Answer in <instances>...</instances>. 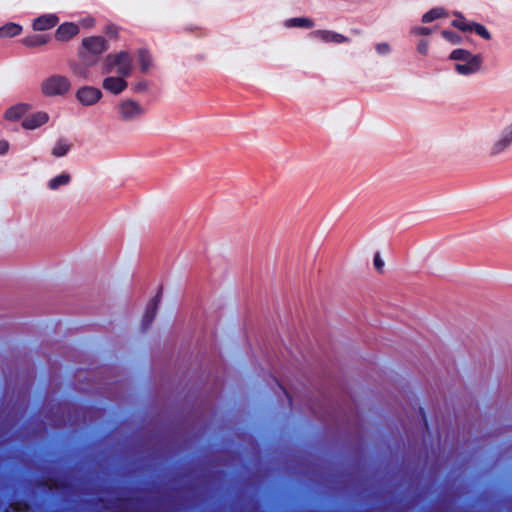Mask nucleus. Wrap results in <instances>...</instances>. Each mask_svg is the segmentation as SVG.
Here are the masks:
<instances>
[{"label":"nucleus","instance_id":"27","mask_svg":"<svg viewBox=\"0 0 512 512\" xmlns=\"http://www.w3.org/2000/svg\"><path fill=\"white\" fill-rule=\"evenodd\" d=\"M471 21L472 20H467L466 17L464 16V19H453L451 21V26L458 29L461 32L468 33V31H470Z\"/></svg>","mask_w":512,"mask_h":512},{"label":"nucleus","instance_id":"18","mask_svg":"<svg viewBox=\"0 0 512 512\" xmlns=\"http://www.w3.org/2000/svg\"><path fill=\"white\" fill-rule=\"evenodd\" d=\"M446 17H448V11L442 6H437L425 12L421 17V22L427 24Z\"/></svg>","mask_w":512,"mask_h":512},{"label":"nucleus","instance_id":"9","mask_svg":"<svg viewBox=\"0 0 512 512\" xmlns=\"http://www.w3.org/2000/svg\"><path fill=\"white\" fill-rule=\"evenodd\" d=\"M60 22L56 13H44L32 19L31 28L34 32H46L55 28Z\"/></svg>","mask_w":512,"mask_h":512},{"label":"nucleus","instance_id":"5","mask_svg":"<svg viewBox=\"0 0 512 512\" xmlns=\"http://www.w3.org/2000/svg\"><path fill=\"white\" fill-rule=\"evenodd\" d=\"M71 89V81L67 76L54 74L47 77L41 84L42 93L48 97L64 96Z\"/></svg>","mask_w":512,"mask_h":512},{"label":"nucleus","instance_id":"12","mask_svg":"<svg viewBox=\"0 0 512 512\" xmlns=\"http://www.w3.org/2000/svg\"><path fill=\"white\" fill-rule=\"evenodd\" d=\"M127 77L124 76H106L102 81V87L107 92L111 93L112 95H120L127 87H128V81L126 80Z\"/></svg>","mask_w":512,"mask_h":512},{"label":"nucleus","instance_id":"6","mask_svg":"<svg viewBox=\"0 0 512 512\" xmlns=\"http://www.w3.org/2000/svg\"><path fill=\"white\" fill-rule=\"evenodd\" d=\"M118 118L123 122H132L145 114V109L133 99L121 100L115 107Z\"/></svg>","mask_w":512,"mask_h":512},{"label":"nucleus","instance_id":"28","mask_svg":"<svg viewBox=\"0 0 512 512\" xmlns=\"http://www.w3.org/2000/svg\"><path fill=\"white\" fill-rule=\"evenodd\" d=\"M76 23L79 25V29H92L96 25V19L95 17L88 15L86 17L80 18Z\"/></svg>","mask_w":512,"mask_h":512},{"label":"nucleus","instance_id":"38","mask_svg":"<svg viewBox=\"0 0 512 512\" xmlns=\"http://www.w3.org/2000/svg\"><path fill=\"white\" fill-rule=\"evenodd\" d=\"M453 15L455 16V19H459V18L464 19V14L460 11H454Z\"/></svg>","mask_w":512,"mask_h":512},{"label":"nucleus","instance_id":"19","mask_svg":"<svg viewBox=\"0 0 512 512\" xmlns=\"http://www.w3.org/2000/svg\"><path fill=\"white\" fill-rule=\"evenodd\" d=\"M137 60L141 73H147L152 66V55L146 47L137 50Z\"/></svg>","mask_w":512,"mask_h":512},{"label":"nucleus","instance_id":"1","mask_svg":"<svg viewBox=\"0 0 512 512\" xmlns=\"http://www.w3.org/2000/svg\"><path fill=\"white\" fill-rule=\"evenodd\" d=\"M110 49L108 40L102 35L84 37L77 49L78 63L70 64L71 69L85 75L90 68L97 66L103 59V55Z\"/></svg>","mask_w":512,"mask_h":512},{"label":"nucleus","instance_id":"31","mask_svg":"<svg viewBox=\"0 0 512 512\" xmlns=\"http://www.w3.org/2000/svg\"><path fill=\"white\" fill-rule=\"evenodd\" d=\"M147 90H148V82L145 79H143L141 81H138L132 87V91L134 93H142V92H145Z\"/></svg>","mask_w":512,"mask_h":512},{"label":"nucleus","instance_id":"23","mask_svg":"<svg viewBox=\"0 0 512 512\" xmlns=\"http://www.w3.org/2000/svg\"><path fill=\"white\" fill-rule=\"evenodd\" d=\"M162 291L163 286H160L156 296L151 300L147 307L146 317L149 318V321H152L156 315L158 306L161 302Z\"/></svg>","mask_w":512,"mask_h":512},{"label":"nucleus","instance_id":"20","mask_svg":"<svg viewBox=\"0 0 512 512\" xmlns=\"http://www.w3.org/2000/svg\"><path fill=\"white\" fill-rule=\"evenodd\" d=\"M72 144L69 143L65 138L60 137L55 142L51 150V154L56 158L65 157L71 150Z\"/></svg>","mask_w":512,"mask_h":512},{"label":"nucleus","instance_id":"39","mask_svg":"<svg viewBox=\"0 0 512 512\" xmlns=\"http://www.w3.org/2000/svg\"><path fill=\"white\" fill-rule=\"evenodd\" d=\"M204 57H205V56H204L203 54H197V55L195 56V58H196L197 60H203V59H204Z\"/></svg>","mask_w":512,"mask_h":512},{"label":"nucleus","instance_id":"32","mask_svg":"<svg viewBox=\"0 0 512 512\" xmlns=\"http://www.w3.org/2000/svg\"><path fill=\"white\" fill-rule=\"evenodd\" d=\"M375 49L380 55H387L391 51V47L387 42L377 43Z\"/></svg>","mask_w":512,"mask_h":512},{"label":"nucleus","instance_id":"36","mask_svg":"<svg viewBox=\"0 0 512 512\" xmlns=\"http://www.w3.org/2000/svg\"><path fill=\"white\" fill-rule=\"evenodd\" d=\"M10 149V143L8 140L0 139V155H5Z\"/></svg>","mask_w":512,"mask_h":512},{"label":"nucleus","instance_id":"34","mask_svg":"<svg viewBox=\"0 0 512 512\" xmlns=\"http://www.w3.org/2000/svg\"><path fill=\"white\" fill-rule=\"evenodd\" d=\"M28 509L25 503H14L6 510V512H25Z\"/></svg>","mask_w":512,"mask_h":512},{"label":"nucleus","instance_id":"26","mask_svg":"<svg viewBox=\"0 0 512 512\" xmlns=\"http://www.w3.org/2000/svg\"><path fill=\"white\" fill-rule=\"evenodd\" d=\"M441 36L446 40L448 41L449 43L453 44V45H459L463 42L464 38L459 34L457 33L456 31L454 30H450V29H443L441 31Z\"/></svg>","mask_w":512,"mask_h":512},{"label":"nucleus","instance_id":"7","mask_svg":"<svg viewBox=\"0 0 512 512\" xmlns=\"http://www.w3.org/2000/svg\"><path fill=\"white\" fill-rule=\"evenodd\" d=\"M102 97V90L91 85L80 86L75 92L76 100L84 107H90L97 104Z\"/></svg>","mask_w":512,"mask_h":512},{"label":"nucleus","instance_id":"15","mask_svg":"<svg viewBox=\"0 0 512 512\" xmlns=\"http://www.w3.org/2000/svg\"><path fill=\"white\" fill-rule=\"evenodd\" d=\"M512 144V123L503 129L501 137L495 142L492 148L493 154H499L503 152L508 146Z\"/></svg>","mask_w":512,"mask_h":512},{"label":"nucleus","instance_id":"17","mask_svg":"<svg viewBox=\"0 0 512 512\" xmlns=\"http://www.w3.org/2000/svg\"><path fill=\"white\" fill-rule=\"evenodd\" d=\"M284 25L288 28L311 29L314 27L315 22L310 17L300 16V17H292V18L285 20Z\"/></svg>","mask_w":512,"mask_h":512},{"label":"nucleus","instance_id":"42","mask_svg":"<svg viewBox=\"0 0 512 512\" xmlns=\"http://www.w3.org/2000/svg\"><path fill=\"white\" fill-rule=\"evenodd\" d=\"M205 35H206V33L201 32L200 34L197 35V37H202V36H205Z\"/></svg>","mask_w":512,"mask_h":512},{"label":"nucleus","instance_id":"22","mask_svg":"<svg viewBox=\"0 0 512 512\" xmlns=\"http://www.w3.org/2000/svg\"><path fill=\"white\" fill-rule=\"evenodd\" d=\"M468 33H475L477 36L486 41L492 39V34L488 28L484 24L477 21H471L470 31H468Z\"/></svg>","mask_w":512,"mask_h":512},{"label":"nucleus","instance_id":"4","mask_svg":"<svg viewBox=\"0 0 512 512\" xmlns=\"http://www.w3.org/2000/svg\"><path fill=\"white\" fill-rule=\"evenodd\" d=\"M100 501L108 512H144L146 510L145 503L125 498L120 492H112L107 498H101Z\"/></svg>","mask_w":512,"mask_h":512},{"label":"nucleus","instance_id":"33","mask_svg":"<svg viewBox=\"0 0 512 512\" xmlns=\"http://www.w3.org/2000/svg\"><path fill=\"white\" fill-rule=\"evenodd\" d=\"M412 32L416 35L428 36L432 33V28L427 26H417L412 29Z\"/></svg>","mask_w":512,"mask_h":512},{"label":"nucleus","instance_id":"13","mask_svg":"<svg viewBox=\"0 0 512 512\" xmlns=\"http://www.w3.org/2000/svg\"><path fill=\"white\" fill-rule=\"evenodd\" d=\"M31 109L32 105L30 103L19 102L8 107L4 112L3 118L11 122L22 121Z\"/></svg>","mask_w":512,"mask_h":512},{"label":"nucleus","instance_id":"30","mask_svg":"<svg viewBox=\"0 0 512 512\" xmlns=\"http://www.w3.org/2000/svg\"><path fill=\"white\" fill-rule=\"evenodd\" d=\"M202 252L201 251H196V252H193L191 249H190V244L188 243H182V247L181 249L179 250L177 256H190L191 254H193V256H200Z\"/></svg>","mask_w":512,"mask_h":512},{"label":"nucleus","instance_id":"25","mask_svg":"<svg viewBox=\"0 0 512 512\" xmlns=\"http://www.w3.org/2000/svg\"><path fill=\"white\" fill-rule=\"evenodd\" d=\"M120 31L121 27L113 22H108L103 28L104 37L110 40H117L119 38Z\"/></svg>","mask_w":512,"mask_h":512},{"label":"nucleus","instance_id":"14","mask_svg":"<svg viewBox=\"0 0 512 512\" xmlns=\"http://www.w3.org/2000/svg\"><path fill=\"white\" fill-rule=\"evenodd\" d=\"M52 40L48 33L29 34L19 40V43L26 48L35 49L47 45Z\"/></svg>","mask_w":512,"mask_h":512},{"label":"nucleus","instance_id":"40","mask_svg":"<svg viewBox=\"0 0 512 512\" xmlns=\"http://www.w3.org/2000/svg\"><path fill=\"white\" fill-rule=\"evenodd\" d=\"M373 256H375V257H379V256H381L380 251H379V250H376V251L374 252Z\"/></svg>","mask_w":512,"mask_h":512},{"label":"nucleus","instance_id":"11","mask_svg":"<svg viewBox=\"0 0 512 512\" xmlns=\"http://www.w3.org/2000/svg\"><path fill=\"white\" fill-rule=\"evenodd\" d=\"M309 37L321 40L324 43L342 44L350 42V38L333 30L319 29L309 33Z\"/></svg>","mask_w":512,"mask_h":512},{"label":"nucleus","instance_id":"37","mask_svg":"<svg viewBox=\"0 0 512 512\" xmlns=\"http://www.w3.org/2000/svg\"><path fill=\"white\" fill-rule=\"evenodd\" d=\"M197 29H199V28H198V27H196V26H192V25H188V26H185V27L183 28V30H184L185 32H192V31L197 30Z\"/></svg>","mask_w":512,"mask_h":512},{"label":"nucleus","instance_id":"3","mask_svg":"<svg viewBox=\"0 0 512 512\" xmlns=\"http://www.w3.org/2000/svg\"><path fill=\"white\" fill-rule=\"evenodd\" d=\"M116 69L119 76L129 77L133 71L132 58L128 51L107 54L101 65V73L110 74Z\"/></svg>","mask_w":512,"mask_h":512},{"label":"nucleus","instance_id":"24","mask_svg":"<svg viewBox=\"0 0 512 512\" xmlns=\"http://www.w3.org/2000/svg\"><path fill=\"white\" fill-rule=\"evenodd\" d=\"M162 291L163 286H160L156 296L151 300L147 307L146 317L149 318V321H152L156 315L158 306L161 302Z\"/></svg>","mask_w":512,"mask_h":512},{"label":"nucleus","instance_id":"2","mask_svg":"<svg viewBox=\"0 0 512 512\" xmlns=\"http://www.w3.org/2000/svg\"><path fill=\"white\" fill-rule=\"evenodd\" d=\"M448 59L456 62L454 70L457 74L470 76L481 69L484 58L481 53H472L465 48H456L450 52Z\"/></svg>","mask_w":512,"mask_h":512},{"label":"nucleus","instance_id":"21","mask_svg":"<svg viewBox=\"0 0 512 512\" xmlns=\"http://www.w3.org/2000/svg\"><path fill=\"white\" fill-rule=\"evenodd\" d=\"M71 182V175L68 172H62L54 177H52L48 183L47 187L50 190H57L63 185H68Z\"/></svg>","mask_w":512,"mask_h":512},{"label":"nucleus","instance_id":"35","mask_svg":"<svg viewBox=\"0 0 512 512\" xmlns=\"http://www.w3.org/2000/svg\"><path fill=\"white\" fill-rule=\"evenodd\" d=\"M428 50H429L428 41L426 39L419 40V42L417 44L418 53H420L421 55H427Z\"/></svg>","mask_w":512,"mask_h":512},{"label":"nucleus","instance_id":"16","mask_svg":"<svg viewBox=\"0 0 512 512\" xmlns=\"http://www.w3.org/2000/svg\"><path fill=\"white\" fill-rule=\"evenodd\" d=\"M23 32V26L17 22H6L0 26V39H10L19 36Z\"/></svg>","mask_w":512,"mask_h":512},{"label":"nucleus","instance_id":"8","mask_svg":"<svg viewBox=\"0 0 512 512\" xmlns=\"http://www.w3.org/2000/svg\"><path fill=\"white\" fill-rule=\"evenodd\" d=\"M79 33V25L76 22L64 21L62 23H58L52 38L57 42L67 43L78 36Z\"/></svg>","mask_w":512,"mask_h":512},{"label":"nucleus","instance_id":"41","mask_svg":"<svg viewBox=\"0 0 512 512\" xmlns=\"http://www.w3.org/2000/svg\"><path fill=\"white\" fill-rule=\"evenodd\" d=\"M465 40H466L467 42H469V43H472V42H473V39H472V38H470V37H466V38H465Z\"/></svg>","mask_w":512,"mask_h":512},{"label":"nucleus","instance_id":"10","mask_svg":"<svg viewBox=\"0 0 512 512\" xmlns=\"http://www.w3.org/2000/svg\"><path fill=\"white\" fill-rule=\"evenodd\" d=\"M49 120L50 116L46 111H36L32 114L27 115L21 121V127L24 130L33 131L47 124Z\"/></svg>","mask_w":512,"mask_h":512},{"label":"nucleus","instance_id":"29","mask_svg":"<svg viewBox=\"0 0 512 512\" xmlns=\"http://www.w3.org/2000/svg\"><path fill=\"white\" fill-rule=\"evenodd\" d=\"M371 264L378 274H384L386 264L382 258H372ZM387 267H393V265L388 263Z\"/></svg>","mask_w":512,"mask_h":512}]
</instances>
